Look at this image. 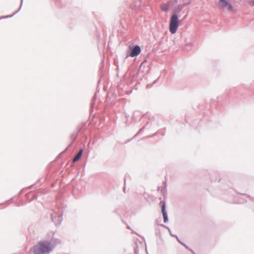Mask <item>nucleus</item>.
Listing matches in <instances>:
<instances>
[{"instance_id": "nucleus-2", "label": "nucleus", "mask_w": 254, "mask_h": 254, "mask_svg": "<svg viewBox=\"0 0 254 254\" xmlns=\"http://www.w3.org/2000/svg\"><path fill=\"white\" fill-rule=\"evenodd\" d=\"M179 26V18L176 14H173L170 18L169 23V30L172 34H175Z\"/></svg>"}, {"instance_id": "nucleus-1", "label": "nucleus", "mask_w": 254, "mask_h": 254, "mask_svg": "<svg viewBox=\"0 0 254 254\" xmlns=\"http://www.w3.org/2000/svg\"><path fill=\"white\" fill-rule=\"evenodd\" d=\"M53 246L50 242L39 241L31 250L34 254H49L52 250Z\"/></svg>"}, {"instance_id": "nucleus-4", "label": "nucleus", "mask_w": 254, "mask_h": 254, "mask_svg": "<svg viewBox=\"0 0 254 254\" xmlns=\"http://www.w3.org/2000/svg\"><path fill=\"white\" fill-rule=\"evenodd\" d=\"M140 52H141L140 47L139 46L136 45L133 48L132 50L130 53L129 56L131 57H136V56H138L140 53Z\"/></svg>"}, {"instance_id": "nucleus-7", "label": "nucleus", "mask_w": 254, "mask_h": 254, "mask_svg": "<svg viewBox=\"0 0 254 254\" xmlns=\"http://www.w3.org/2000/svg\"><path fill=\"white\" fill-rule=\"evenodd\" d=\"M83 150L82 149H80L78 153L76 155V156L74 157L73 159V162H75L77 161L81 157L82 154Z\"/></svg>"}, {"instance_id": "nucleus-5", "label": "nucleus", "mask_w": 254, "mask_h": 254, "mask_svg": "<svg viewBox=\"0 0 254 254\" xmlns=\"http://www.w3.org/2000/svg\"><path fill=\"white\" fill-rule=\"evenodd\" d=\"M162 212L163 215L164 222H166L168 221V217L167 212L165 210V203L164 202H163L162 205Z\"/></svg>"}, {"instance_id": "nucleus-3", "label": "nucleus", "mask_w": 254, "mask_h": 254, "mask_svg": "<svg viewBox=\"0 0 254 254\" xmlns=\"http://www.w3.org/2000/svg\"><path fill=\"white\" fill-rule=\"evenodd\" d=\"M219 5L221 7L226 8L229 11H233V6L232 5L226 0H220Z\"/></svg>"}, {"instance_id": "nucleus-6", "label": "nucleus", "mask_w": 254, "mask_h": 254, "mask_svg": "<svg viewBox=\"0 0 254 254\" xmlns=\"http://www.w3.org/2000/svg\"><path fill=\"white\" fill-rule=\"evenodd\" d=\"M169 7H170V3L169 2L163 3L160 6L161 10L165 12H166L169 10Z\"/></svg>"}]
</instances>
